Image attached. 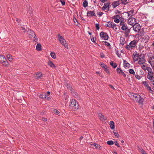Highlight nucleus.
<instances>
[{"label": "nucleus", "instance_id": "obj_1", "mask_svg": "<svg viewBox=\"0 0 154 154\" xmlns=\"http://www.w3.org/2000/svg\"><path fill=\"white\" fill-rule=\"evenodd\" d=\"M137 41L135 40H134L131 41L129 44L127 45L125 48L128 50H131L132 49L136 47V45L137 43Z\"/></svg>", "mask_w": 154, "mask_h": 154}, {"label": "nucleus", "instance_id": "obj_2", "mask_svg": "<svg viewBox=\"0 0 154 154\" xmlns=\"http://www.w3.org/2000/svg\"><path fill=\"white\" fill-rule=\"evenodd\" d=\"M57 37L59 41L62 44V45L66 48L68 49V44L66 43V40L63 37V36H60V34H57Z\"/></svg>", "mask_w": 154, "mask_h": 154}, {"label": "nucleus", "instance_id": "obj_3", "mask_svg": "<svg viewBox=\"0 0 154 154\" xmlns=\"http://www.w3.org/2000/svg\"><path fill=\"white\" fill-rule=\"evenodd\" d=\"M106 26L109 28H112L115 30L117 29V28L116 27V24L111 21L107 22Z\"/></svg>", "mask_w": 154, "mask_h": 154}, {"label": "nucleus", "instance_id": "obj_4", "mask_svg": "<svg viewBox=\"0 0 154 154\" xmlns=\"http://www.w3.org/2000/svg\"><path fill=\"white\" fill-rule=\"evenodd\" d=\"M146 62L145 59V57L143 55H142L141 54L140 55L139 58V59L138 63L139 65H141L144 64Z\"/></svg>", "mask_w": 154, "mask_h": 154}, {"label": "nucleus", "instance_id": "obj_5", "mask_svg": "<svg viewBox=\"0 0 154 154\" xmlns=\"http://www.w3.org/2000/svg\"><path fill=\"white\" fill-rule=\"evenodd\" d=\"M100 36L101 38L104 40H107L109 38V36L107 34L103 32H101L100 33Z\"/></svg>", "mask_w": 154, "mask_h": 154}, {"label": "nucleus", "instance_id": "obj_6", "mask_svg": "<svg viewBox=\"0 0 154 154\" xmlns=\"http://www.w3.org/2000/svg\"><path fill=\"white\" fill-rule=\"evenodd\" d=\"M129 24L133 26L137 24L136 20L133 17H130L128 19Z\"/></svg>", "mask_w": 154, "mask_h": 154}, {"label": "nucleus", "instance_id": "obj_7", "mask_svg": "<svg viewBox=\"0 0 154 154\" xmlns=\"http://www.w3.org/2000/svg\"><path fill=\"white\" fill-rule=\"evenodd\" d=\"M133 28L134 30L137 32H139L140 29V26L138 24H136L133 26Z\"/></svg>", "mask_w": 154, "mask_h": 154}, {"label": "nucleus", "instance_id": "obj_8", "mask_svg": "<svg viewBox=\"0 0 154 154\" xmlns=\"http://www.w3.org/2000/svg\"><path fill=\"white\" fill-rule=\"evenodd\" d=\"M143 83L147 90L149 91L151 93H152V92L153 91L151 90V87L149 86V85L147 82L144 81L143 82Z\"/></svg>", "mask_w": 154, "mask_h": 154}, {"label": "nucleus", "instance_id": "obj_9", "mask_svg": "<svg viewBox=\"0 0 154 154\" xmlns=\"http://www.w3.org/2000/svg\"><path fill=\"white\" fill-rule=\"evenodd\" d=\"M120 25L122 26L121 29L125 31L127 29V25L123 21L121 20Z\"/></svg>", "mask_w": 154, "mask_h": 154}, {"label": "nucleus", "instance_id": "obj_10", "mask_svg": "<svg viewBox=\"0 0 154 154\" xmlns=\"http://www.w3.org/2000/svg\"><path fill=\"white\" fill-rule=\"evenodd\" d=\"M139 53L135 51L134 52L133 55V60L134 61H137L138 60Z\"/></svg>", "mask_w": 154, "mask_h": 154}, {"label": "nucleus", "instance_id": "obj_11", "mask_svg": "<svg viewBox=\"0 0 154 154\" xmlns=\"http://www.w3.org/2000/svg\"><path fill=\"white\" fill-rule=\"evenodd\" d=\"M98 116L100 120L102 122L105 121L106 119V118L100 113H98Z\"/></svg>", "mask_w": 154, "mask_h": 154}, {"label": "nucleus", "instance_id": "obj_12", "mask_svg": "<svg viewBox=\"0 0 154 154\" xmlns=\"http://www.w3.org/2000/svg\"><path fill=\"white\" fill-rule=\"evenodd\" d=\"M87 15L89 17H91L94 16L96 17L97 16L95 13L94 11H89L87 13Z\"/></svg>", "mask_w": 154, "mask_h": 154}, {"label": "nucleus", "instance_id": "obj_13", "mask_svg": "<svg viewBox=\"0 0 154 154\" xmlns=\"http://www.w3.org/2000/svg\"><path fill=\"white\" fill-rule=\"evenodd\" d=\"M130 95L131 96V98L134 101L135 100V99H137V98H139V97H140L139 95L136 94L131 93Z\"/></svg>", "mask_w": 154, "mask_h": 154}, {"label": "nucleus", "instance_id": "obj_14", "mask_svg": "<svg viewBox=\"0 0 154 154\" xmlns=\"http://www.w3.org/2000/svg\"><path fill=\"white\" fill-rule=\"evenodd\" d=\"M147 78L151 82L154 80V77L153 75V73L148 74L147 75Z\"/></svg>", "mask_w": 154, "mask_h": 154}, {"label": "nucleus", "instance_id": "obj_15", "mask_svg": "<svg viewBox=\"0 0 154 154\" xmlns=\"http://www.w3.org/2000/svg\"><path fill=\"white\" fill-rule=\"evenodd\" d=\"M121 4L120 0L113 2L112 4L114 8H116Z\"/></svg>", "mask_w": 154, "mask_h": 154}, {"label": "nucleus", "instance_id": "obj_16", "mask_svg": "<svg viewBox=\"0 0 154 154\" xmlns=\"http://www.w3.org/2000/svg\"><path fill=\"white\" fill-rule=\"evenodd\" d=\"M135 101L138 103L140 104L143 103L144 101V99L140 96V97H139V98H137V99H135Z\"/></svg>", "mask_w": 154, "mask_h": 154}, {"label": "nucleus", "instance_id": "obj_17", "mask_svg": "<svg viewBox=\"0 0 154 154\" xmlns=\"http://www.w3.org/2000/svg\"><path fill=\"white\" fill-rule=\"evenodd\" d=\"M148 62L151 65L152 67L154 66V57H150L148 61Z\"/></svg>", "mask_w": 154, "mask_h": 154}, {"label": "nucleus", "instance_id": "obj_18", "mask_svg": "<svg viewBox=\"0 0 154 154\" xmlns=\"http://www.w3.org/2000/svg\"><path fill=\"white\" fill-rule=\"evenodd\" d=\"M120 18V16L119 15H116L112 17V19H114V21L116 23H118L119 22L120 20L119 18Z\"/></svg>", "mask_w": 154, "mask_h": 154}, {"label": "nucleus", "instance_id": "obj_19", "mask_svg": "<svg viewBox=\"0 0 154 154\" xmlns=\"http://www.w3.org/2000/svg\"><path fill=\"white\" fill-rule=\"evenodd\" d=\"M70 103H71L69 106L71 105H73V106H76V105H77L79 106V104L78 102L76 101V100L74 99H72L71 100Z\"/></svg>", "mask_w": 154, "mask_h": 154}, {"label": "nucleus", "instance_id": "obj_20", "mask_svg": "<svg viewBox=\"0 0 154 154\" xmlns=\"http://www.w3.org/2000/svg\"><path fill=\"white\" fill-rule=\"evenodd\" d=\"M29 32L28 34H29L30 35H31L32 36H35V32L32 31L31 30H29L28 31H24V32Z\"/></svg>", "mask_w": 154, "mask_h": 154}, {"label": "nucleus", "instance_id": "obj_21", "mask_svg": "<svg viewBox=\"0 0 154 154\" xmlns=\"http://www.w3.org/2000/svg\"><path fill=\"white\" fill-rule=\"evenodd\" d=\"M125 39L123 37H121L120 38V44L122 46H123L125 43Z\"/></svg>", "mask_w": 154, "mask_h": 154}, {"label": "nucleus", "instance_id": "obj_22", "mask_svg": "<svg viewBox=\"0 0 154 154\" xmlns=\"http://www.w3.org/2000/svg\"><path fill=\"white\" fill-rule=\"evenodd\" d=\"M121 4L123 5H126L128 3H129V1L128 0H119Z\"/></svg>", "mask_w": 154, "mask_h": 154}, {"label": "nucleus", "instance_id": "obj_23", "mask_svg": "<svg viewBox=\"0 0 154 154\" xmlns=\"http://www.w3.org/2000/svg\"><path fill=\"white\" fill-rule=\"evenodd\" d=\"M110 128L112 129H113L115 128L114 123L113 121H111L109 123Z\"/></svg>", "mask_w": 154, "mask_h": 154}, {"label": "nucleus", "instance_id": "obj_24", "mask_svg": "<svg viewBox=\"0 0 154 154\" xmlns=\"http://www.w3.org/2000/svg\"><path fill=\"white\" fill-rule=\"evenodd\" d=\"M6 58L3 55L0 56V62L1 63H3L5 60Z\"/></svg>", "mask_w": 154, "mask_h": 154}, {"label": "nucleus", "instance_id": "obj_25", "mask_svg": "<svg viewBox=\"0 0 154 154\" xmlns=\"http://www.w3.org/2000/svg\"><path fill=\"white\" fill-rule=\"evenodd\" d=\"M41 45L40 43H38L36 46V49L37 50L40 51L42 50Z\"/></svg>", "mask_w": 154, "mask_h": 154}, {"label": "nucleus", "instance_id": "obj_26", "mask_svg": "<svg viewBox=\"0 0 154 154\" xmlns=\"http://www.w3.org/2000/svg\"><path fill=\"white\" fill-rule=\"evenodd\" d=\"M48 65L51 67L53 68H56V66L51 61H49L48 62Z\"/></svg>", "mask_w": 154, "mask_h": 154}, {"label": "nucleus", "instance_id": "obj_27", "mask_svg": "<svg viewBox=\"0 0 154 154\" xmlns=\"http://www.w3.org/2000/svg\"><path fill=\"white\" fill-rule=\"evenodd\" d=\"M110 3H107L106 4H104L102 8V10H104L108 7Z\"/></svg>", "mask_w": 154, "mask_h": 154}, {"label": "nucleus", "instance_id": "obj_28", "mask_svg": "<svg viewBox=\"0 0 154 154\" xmlns=\"http://www.w3.org/2000/svg\"><path fill=\"white\" fill-rule=\"evenodd\" d=\"M134 10L132 9L129 11H128L127 13L128 14V16H130L133 15Z\"/></svg>", "mask_w": 154, "mask_h": 154}, {"label": "nucleus", "instance_id": "obj_29", "mask_svg": "<svg viewBox=\"0 0 154 154\" xmlns=\"http://www.w3.org/2000/svg\"><path fill=\"white\" fill-rule=\"evenodd\" d=\"M110 64L114 68H115L117 67V64L115 63H114L113 61H111L110 63Z\"/></svg>", "mask_w": 154, "mask_h": 154}, {"label": "nucleus", "instance_id": "obj_30", "mask_svg": "<svg viewBox=\"0 0 154 154\" xmlns=\"http://www.w3.org/2000/svg\"><path fill=\"white\" fill-rule=\"evenodd\" d=\"M91 145L92 146H94L96 148L100 149V145L98 144H96V143H94L92 144H91Z\"/></svg>", "mask_w": 154, "mask_h": 154}, {"label": "nucleus", "instance_id": "obj_31", "mask_svg": "<svg viewBox=\"0 0 154 154\" xmlns=\"http://www.w3.org/2000/svg\"><path fill=\"white\" fill-rule=\"evenodd\" d=\"M7 57L8 60L10 62H11L12 61L13 58H12V56L10 54H8L7 55Z\"/></svg>", "mask_w": 154, "mask_h": 154}, {"label": "nucleus", "instance_id": "obj_32", "mask_svg": "<svg viewBox=\"0 0 154 154\" xmlns=\"http://www.w3.org/2000/svg\"><path fill=\"white\" fill-rule=\"evenodd\" d=\"M2 64L4 66L7 67L8 65V62L6 60V59L5 60V61Z\"/></svg>", "mask_w": 154, "mask_h": 154}, {"label": "nucleus", "instance_id": "obj_33", "mask_svg": "<svg viewBox=\"0 0 154 154\" xmlns=\"http://www.w3.org/2000/svg\"><path fill=\"white\" fill-rule=\"evenodd\" d=\"M37 79H41L42 77V74L40 72H37Z\"/></svg>", "mask_w": 154, "mask_h": 154}, {"label": "nucleus", "instance_id": "obj_34", "mask_svg": "<svg viewBox=\"0 0 154 154\" xmlns=\"http://www.w3.org/2000/svg\"><path fill=\"white\" fill-rule=\"evenodd\" d=\"M124 65L128 67H129L130 66V64L129 63H128V62L125 60H124Z\"/></svg>", "mask_w": 154, "mask_h": 154}, {"label": "nucleus", "instance_id": "obj_35", "mask_svg": "<svg viewBox=\"0 0 154 154\" xmlns=\"http://www.w3.org/2000/svg\"><path fill=\"white\" fill-rule=\"evenodd\" d=\"M39 97L41 98L42 99H44L46 98H48L47 96H46V94H41L40 95Z\"/></svg>", "mask_w": 154, "mask_h": 154}, {"label": "nucleus", "instance_id": "obj_36", "mask_svg": "<svg viewBox=\"0 0 154 154\" xmlns=\"http://www.w3.org/2000/svg\"><path fill=\"white\" fill-rule=\"evenodd\" d=\"M116 71L119 74H122L123 72L122 70L120 68H117L116 69Z\"/></svg>", "mask_w": 154, "mask_h": 154}, {"label": "nucleus", "instance_id": "obj_37", "mask_svg": "<svg viewBox=\"0 0 154 154\" xmlns=\"http://www.w3.org/2000/svg\"><path fill=\"white\" fill-rule=\"evenodd\" d=\"M51 57L53 59H55L56 58V55L55 53L54 52H51Z\"/></svg>", "mask_w": 154, "mask_h": 154}, {"label": "nucleus", "instance_id": "obj_38", "mask_svg": "<svg viewBox=\"0 0 154 154\" xmlns=\"http://www.w3.org/2000/svg\"><path fill=\"white\" fill-rule=\"evenodd\" d=\"M88 3L87 1L85 0L83 3V6L84 7H86L88 6Z\"/></svg>", "mask_w": 154, "mask_h": 154}, {"label": "nucleus", "instance_id": "obj_39", "mask_svg": "<svg viewBox=\"0 0 154 154\" xmlns=\"http://www.w3.org/2000/svg\"><path fill=\"white\" fill-rule=\"evenodd\" d=\"M147 70L148 72V74H151L153 73L152 70V69L150 67H148V68L147 69Z\"/></svg>", "mask_w": 154, "mask_h": 154}, {"label": "nucleus", "instance_id": "obj_40", "mask_svg": "<svg viewBox=\"0 0 154 154\" xmlns=\"http://www.w3.org/2000/svg\"><path fill=\"white\" fill-rule=\"evenodd\" d=\"M107 143L109 145H112L114 144V142L112 140H109L107 141Z\"/></svg>", "mask_w": 154, "mask_h": 154}, {"label": "nucleus", "instance_id": "obj_41", "mask_svg": "<svg viewBox=\"0 0 154 154\" xmlns=\"http://www.w3.org/2000/svg\"><path fill=\"white\" fill-rule=\"evenodd\" d=\"M125 31H126L125 32V35L126 36H128L130 32V29H127L126 30H125Z\"/></svg>", "mask_w": 154, "mask_h": 154}, {"label": "nucleus", "instance_id": "obj_42", "mask_svg": "<svg viewBox=\"0 0 154 154\" xmlns=\"http://www.w3.org/2000/svg\"><path fill=\"white\" fill-rule=\"evenodd\" d=\"M32 37H33L34 38V39L33 40V41L35 42H38V39L35 34V36H33Z\"/></svg>", "mask_w": 154, "mask_h": 154}, {"label": "nucleus", "instance_id": "obj_43", "mask_svg": "<svg viewBox=\"0 0 154 154\" xmlns=\"http://www.w3.org/2000/svg\"><path fill=\"white\" fill-rule=\"evenodd\" d=\"M103 42L104 43V44L106 46L108 47L110 46V45L109 43L106 41H103Z\"/></svg>", "mask_w": 154, "mask_h": 154}, {"label": "nucleus", "instance_id": "obj_44", "mask_svg": "<svg viewBox=\"0 0 154 154\" xmlns=\"http://www.w3.org/2000/svg\"><path fill=\"white\" fill-rule=\"evenodd\" d=\"M148 67L146 65H143L142 66V69L144 70V71H146L147 70L148 68Z\"/></svg>", "mask_w": 154, "mask_h": 154}, {"label": "nucleus", "instance_id": "obj_45", "mask_svg": "<svg viewBox=\"0 0 154 154\" xmlns=\"http://www.w3.org/2000/svg\"><path fill=\"white\" fill-rule=\"evenodd\" d=\"M129 72L131 74H132L133 75H134L135 74V72L134 70L132 69H130L129 70Z\"/></svg>", "mask_w": 154, "mask_h": 154}, {"label": "nucleus", "instance_id": "obj_46", "mask_svg": "<svg viewBox=\"0 0 154 154\" xmlns=\"http://www.w3.org/2000/svg\"><path fill=\"white\" fill-rule=\"evenodd\" d=\"M113 133H114V135L117 138H119V135L118 133L117 132L114 131Z\"/></svg>", "mask_w": 154, "mask_h": 154}, {"label": "nucleus", "instance_id": "obj_47", "mask_svg": "<svg viewBox=\"0 0 154 154\" xmlns=\"http://www.w3.org/2000/svg\"><path fill=\"white\" fill-rule=\"evenodd\" d=\"M135 78L138 79L140 80L142 78V76L137 75H136L135 76Z\"/></svg>", "mask_w": 154, "mask_h": 154}, {"label": "nucleus", "instance_id": "obj_48", "mask_svg": "<svg viewBox=\"0 0 154 154\" xmlns=\"http://www.w3.org/2000/svg\"><path fill=\"white\" fill-rule=\"evenodd\" d=\"M104 70L108 74H110V71H109L108 69H107V67H106V68H105L104 69Z\"/></svg>", "mask_w": 154, "mask_h": 154}, {"label": "nucleus", "instance_id": "obj_49", "mask_svg": "<svg viewBox=\"0 0 154 154\" xmlns=\"http://www.w3.org/2000/svg\"><path fill=\"white\" fill-rule=\"evenodd\" d=\"M66 87H67V88L69 90H70L71 91H72V88L71 86H70V85H67Z\"/></svg>", "mask_w": 154, "mask_h": 154}, {"label": "nucleus", "instance_id": "obj_50", "mask_svg": "<svg viewBox=\"0 0 154 154\" xmlns=\"http://www.w3.org/2000/svg\"><path fill=\"white\" fill-rule=\"evenodd\" d=\"M100 66H101V67H102L103 68H104V69L105 68H106V67H107L106 65L105 64L103 63L102 64H101L100 65Z\"/></svg>", "mask_w": 154, "mask_h": 154}, {"label": "nucleus", "instance_id": "obj_51", "mask_svg": "<svg viewBox=\"0 0 154 154\" xmlns=\"http://www.w3.org/2000/svg\"><path fill=\"white\" fill-rule=\"evenodd\" d=\"M54 112L56 114H58L59 113V112L56 109H54L53 110Z\"/></svg>", "mask_w": 154, "mask_h": 154}, {"label": "nucleus", "instance_id": "obj_52", "mask_svg": "<svg viewBox=\"0 0 154 154\" xmlns=\"http://www.w3.org/2000/svg\"><path fill=\"white\" fill-rule=\"evenodd\" d=\"M60 0L63 5H65V2L64 0Z\"/></svg>", "mask_w": 154, "mask_h": 154}, {"label": "nucleus", "instance_id": "obj_53", "mask_svg": "<svg viewBox=\"0 0 154 154\" xmlns=\"http://www.w3.org/2000/svg\"><path fill=\"white\" fill-rule=\"evenodd\" d=\"M140 152L142 154H146L145 152L142 149H140Z\"/></svg>", "mask_w": 154, "mask_h": 154}, {"label": "nucleus", "instance_id": "obj_54", "mask_svg": "<svg viewBox=\"0 0 154 154\" xmlns=\"http://www.w3.org/2000/svg\"><path fill=\"white\" fill-rule=\"evenodd\" d=\"M115 143V145L116 146H117L118 147H120V146H119V143H118L117 142V141H115L114 142Z\"/></svg>", "mask_w": 154, "mask_h": 154}, {"label": "nucleus", "instance_id": "obj_55", "mask_svg": "<svg viewBox=\"0 0 154 154\" xmlns=\"http://www.w3.org/2000/svg\"><path fill=\"white\" fill-rule=\"evenodd\" d=\"M96 27L97 30H99V29L100 27L98 24L97 23L96 24Z\"/></svg>", "mask_w": 154, "mask_h": 154}, {"label": "nucleus", "instance_id": "obj_56", "mask_svg": "<svg viewBox=\"0 0 154 154\" xmlns=\"http://www.w3.org/2000/svg\"><path fill=\"white\" fill-rule=\"evenodd\" d=\"M73 20H74V23H76V22H77V23L78 24V22L77 21V20L76 19V18L75 17H74V18H73Z\"/></svg>", "mask_w": 154, "mask_h": 154}, {"label": "nucleus", "instance_id": "obj_57", "mask_svg": "<svg viewBox=\"0 0 154 154\" xmlns=\"http://www.w3.org/2000/svg\"><path fill=\"white\" fill-rule=\"evenodd\" d=\"M103 14V13L102 12H100L97 14L98 15H99V16L100 17L101 16H102Z\"/></svg>", "mask_w": 154, "mask_h": 154}, {"label": "nucleus", "instance_id": "obj_58", "mask_svg": "<svg viewBox=\"0 0 154 154\" xmlns=\"http://www.w3.org/2000/svg\"><path fill=\"white\" fill-rule=\"evenodd\" d=\"M95 38H94V37H93V38H91V41L92 42H94V43H95Z\"/></svg>", "mask_w": 154, "mask_h": 154}, {"label": "nucleus", "instance_id": "obj_59", "mask_svg": "<svg viewBox=\"0 0 154 154\" xmlns=\"http://www.w3.org/2000/svg\"><path fill=\"white\" fill-rule=\"evenodd\" d=\"M47 119L45 118H43L42 119V120L45 122H46L47 121Z\"/></svg>", "mask_w": 154, "mask_h": 154}, {"label": "nucleus", "instance_id": "obj_60", "mask_svg": "<svg viewBox=\"0 0 154 154\" xmlns=\"http://www.w3.org/2000/svg\"><path fill=\"white\" fill-rule=\"evenodd\" d=\"M16 20L17 22L18 23H19L21 21V20L20 19L18 18H16Z\"/></svg>", "mask_w": 154, "mask_h": 154}, {"label": "nucleus", "instance_id": "obj_61", "mask_svg": "<svg viewBox=\"0 0 154 154\" xmlns=\"http://www.w3.org/2000/svg\"><path fill=\"white\" fill-rule=\"evenodd\" d=\"M116 54H117V56L119 57H120L121 55H120V54H119V53H118V51H116Z\"/></svg>", "mask_w": 154, "mask_h": 154}, {"label": "nucleus", "instance_id": "obj_62", "mask_svg": "<svg viewBox=\"0 0 154 154\" xmlns=\"http://www.w3.org/2000/svg\"><path fill=\"white\" fill-rule=\"evenodd\" d=\"M100 56L101 57L103 58L104 57V54L103 53H101L100 54Z\"/></svg>", "mask_w": 154, "mask_h": 154}, {"label": "nucleus", "instance_id": "obj_63", "mask_svg": "<svg viewBox=\"0 0 154 154\" xmlns=\"http://www.w3.org/2000/svg\"><path fill=\"white\" fill-rule=\"evenodd\" d=\"M109 86L111 88H112V89H114V87L112 85H109Z\"/></svg>", "mask_w": 154, "mask_h": 154}, {"label": "nucleus", "instance_id": "obj_64", "mask_svg": "<svg viewBox=\"0 0 154 154\" xmlns=\"http://www.w3.org/2000/svg\"><path fill=\"white\" fill-rule=\"evenodd\" d=\"M122 75L125 77L126 76V74L123 72L122 73Z\"/></svg>", "mask_w": 154, "mask_h": 154}]
</instances>
